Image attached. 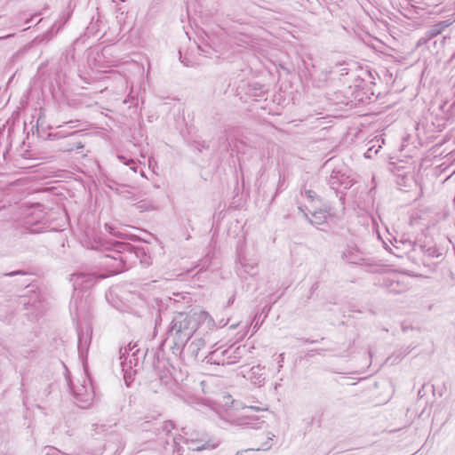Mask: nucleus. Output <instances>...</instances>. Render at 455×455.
<instances>
[{"label": "nucleus", "instance_id": "obj_1", "mask_svg": "<svg viewBox=\"0 0 455 455\" xmlns=\"http://www.w3.org/2000/svg\"><path fill=\"white\" fill-rule=\"evenodd\" d=\"M194 315L196 316V320L199 323L205 322V321H208L210 323L213 322L211 315L206 311H204V310L195 313Z\"/></svg>", "mask_w": 455, "mask_h": 455}, {"label": "nucleus", "instance_id": "obj_2", "mask_svg": "<svg viewBox=\"0 0 455 455\" xmlns=\"http://www.w3.org/2000/svg\"><path fill=\"white\" fill-rule=\"evenodd\" d=\"M251 408H252L253 410L257 411L260 410L259 407H251Z\"/></svg>", "mask_w": 455, "mask_h": 455}]
</instances>
